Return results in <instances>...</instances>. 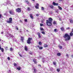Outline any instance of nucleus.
Returning <instances> with one entry per match:
<instances>
[{
    "label": "nucleus",
    "mask_w": 73,
    "mask_h": 73,
    "mask_svg": "<svg viewBox=\"0 0 73 73\" xmlns=\"http://www.w3.org/2000/svg\"><path fill=\"white\" fill-rule=\"evenodd\" d=\"M63 37L64 38L68 37L67 39L66 38L65 39V41H66L67 40H70V36L68 35V33L66 34L65 35L63 36Z\"/></svg>",
    "instance_id": "1"
},
{
    "label": "nucleus",
    "mask_w": 73,
    "mask_h": 73,
    "mask_svg": "<svg viewBox=\"0 0 73 73\" xmlns=\"http://www.w3.org/2000/svg\"><path fill=\"white\" fill-rule=\"evenodd\" d=\"M33 39L32 38H29L28 40H27V42L29 44H31V40H32Z\"/></svg>",
    "instance_id": "2"
},
{
    "label": "nucleus",
    "mask_w": 73,
    "mask_h": 73,
    "mask_svg": "<svg viewBox=\"0 0 73 73\" xmlns=\"http://www.w3.org/2000/svg\"><path fill=\"white\" fill-rule=\"evenodd\" d=\"M46 24L48 26H52V22H49L48 20H46Z\"/></svg>",
    "instance_id": "3"
},
{
    "label": "nucleus",
    "mask_w": 73,
    "mask_h": 73,
    "mask_svg": "<svg viewBox=\"0 0 73 73\" xmlns=\"http://www.w3.org/2000/svg\"><path fill=\"white\" fill-rule=\"evenodd\" d=\"M9 13L11 15H14V11L13 10H9Z\"/></svg>",
    "instance_id": "4"
},
{
    "label": "nucleus",
    "mask_w": 73,
    "mask_h": 73,
    "mask_svg": "<svg viewBox=\"0 0 73 73\" xmlns=\"http://www.w3.org/2000/svg\"><path fill=\"white\" fill-rule=\"evenodd\" d=\"M9 21H7V23H12V18H9Z\"/></svg>",
    "instance_id": "5"
},
{
    "label": "nucleus",
    "mask_w": 73,
    "mask_h": 73,
    "mask_svg": "<svg viewBox=\"0 0 73 73\" xmlns=\"http://www.w3.org/2000/svg\"><path fill=\"white\" fill-rule=\"evenodd\" d=\"M16 11L17 12H21V9L20 8H18L17 9H16Z\"/></svg>",
    "instance_id": "6"
},
{
    "label": "nucleus",
    "mask_w": 73,
    "mask_h": 73,
    "mask_svg": "<svg viewBox=\"0 0 73 73\" xmlns=\"http://www.w3.org/2000/svg\"><path fill=\"white\" fill-rule=\"evenodd\" d=\"M35 7L36 9H39V4L38 3H36Z\"/></svg>",
    "instance_id": "7"
},
{
    "label": "nucleus",
    "mask_w": 73,
    "mask_h": 73,
    "mask_svg": "<svg viewBox=\"0 0 73 73\" xmlns=\"http://www.w3.org/2000/svg\"><path fill=\"white\" fill-rule=\"evenodd\" d=\"M60 29L62 31H65V29H64V27H62L60 28Z\"/></svg>",
    "instance_id": "8"
},
{
    "label": "nucleus",
    "mask_w": 73,
    "mask_h": 73,
    "mask_svg": "<svg viewBox=\"0 0 73 73\" xmlns=\"http://www.w3.org/2000/svg\"><path fill=\"white\" fill-rule=\"evenodd\" d=\"M52 20H53V19H52V18H49L48 21H49V22H52Z\"/></svg>",
    "instance_id": "9"
},
{
    "label": "nucleus",
    "mask_w": 73,
    "mask_h": 73,
    "mask_svg": "<svg viewBox=\"0 0 73 73\" xmlns=\"http://www.w3.org/2000/svg\"><path fill=\"white\" fill-rule=\"evenodd\" d=\"M37 34L38 35V37L39 38H41V35H40V33H37Z\"/></svg>",
    "instance_id": "10"
},
{
    "label": "nucleus",
    "mask_w": 73,
    "mask_h": 73,
    "mask_svg": "<svg viewBox=\"0 0 73 73\" xmlns=\"http://www.w3.org/2000/svg\"><path fill=\"white\" fill-rule=\"evenodd\" d=\"M0 46V50H1V51L2 52H4V48H1V47Z\"/></svg>",
    "instance_id": "11"
},
{
    "label": "nucleus",
    "mask_w": 73,
    "mask_h": 73,
    "mask_svg": "<svg viewBox=\"0 0 73 73\" xmlns=\"http://www.w3.org/2000/svg\"><path fill=\"white\" fill-rule=\"evenodd\" d=\"M30 17L31 19H33V15H32V14H30Z\"/></svg>",
    "instance_id": "12"
},
{
    "label": "nucleus",
    "mask_w": 73,
    "mask_h": 73,
    "mask_svg": "<svg viewBox=\"0 0 73 73\" xmlns=\"http://www.w3.org/2000/svg\"><path fill=\"white\" fill-rule=\"evenodd\" d=\"M17 69L18 70H21V67L19 66L17 68Z\"/></svg>",
    "instance_id": "13"
},
{
    "label": "nucleus",
    "mask_w": 73,
    "mask_h": 73,
    "mask_svg": "<svg viewBox=\"0 0 73 73\" xmlns=\"http://www.w3.org/2000/svg\"><path fill=\"white\" fill-rule=\"evenodd\" d=\"M48 44H44V48H47V47H48Z\"/></svg>",
    "instance_id": "14"
},
{
    "label": "nucleus",
    "mask_w": 73,
    "mask_h": 73,
    "mask_svg": "<svg viewBox=\"0 0 73 73\" xmlns=\"http://www.w3.org/2000/svg\"><path fill=\"white\" fill-rule=\"evenodd\" d=\"M38 47L39 49H40V50L42 49L43 48L42 47H41V46L39 47V46H38Z\"/></svg>",
    "instance_id": "15"
},
{
    "label": "nucleus",
    "mask_w": 73,
    "mask_h": 73,
    "mask_svg": "<svg viewBox=\"0 0 73 73\" xmlns=\"http://www.w3.org/2000/svg\"><path fill=\"white\" fill-rule=\"evenodd\" d=\"M25 49L26 51H28V48L27 46H25Z\"/></svg>",
    "instance_id": "16"
},
{
    "label": "nucleus",
    "mask_w": 73,
    "mask_h": 73,
    "mask_svg": "<svg viewBox=\"0 0 73 73\" xmlns=\"http://www.w3.org/2000/svg\"><path fill=\"white\" fill-rule=\"evenodd\" d=\"M24 38L22 36L21 37V40L22 41V42H24Z\"/></svg>",
    "instance_id": "17"
},
{
    "label": "nucleus",
    "mask_w": 73,
    "mask_h": 73,
    "mask_svg": "<svg viewBox=\"0 0 73 73\" xmlns=\"http://www.w3.org/2000/svg\"><path fill=\"white\" fill-rule=\"evenodd\" d=\"M73 36V33H72V32H71V33H70V36Z\"/></svg>",
    "instance_id": "18"
},
{
    "label": "nucleus",
    "mask_w": 73,
    "mask_h": 73,
    "mask_svg": "<svg viewBox=\"0 0 73 73\" xmlns=\"http://www.w3.org/2000/svg\"><path fill=\"white\" fill-rule=\"evenodd\" d=\"M58 9H60V10L61 11V10H62V8H61L60 6H58Z\"/></svg>",
    "instance_id": "19"
},
{
    "label": "nucleus",
    "mask_w": 73,
    "mask_h": 73,
    "mask_svg": "<svg viewBox=\"0 0 73 73\" xmlns=\"http://www.w3.org/2000/svg\"><path fill=\"white\" fill-rule=\"evenodd\" d=\"M33 70L35 73H36V72H37V70L36 68H34L33 69Z\"/></svg>",
    "instance_id": "20"
},
{
    "label": "nucleus",
    "mask_w": 73,
    "mask_h": 73,
    "mask_svg": "<svg viewBox=\"0 0 73 73\" xmlns=\"http://www.w3.org/2000/svg\"><path fill=\"white\" fill-rule=\"evenodd\" d=\"M57 22L55 21H54L53 22V24H54V25H55V24H57Z\"/></svg>",
    "instance_id": "21"
},
{
    "label": "nucleus",
    "mask_w": 73,
    "mask_h": 73,
    "mask_svg": "<svg viewBox=\"0 0 73 73\" xmlns=\"http://www.w3.org/2000/svg\"><path fill=\"white\" fill-rule=\"evenodd\" d=\"M57 55L58 56H61V54L60 53H58Z\"/></svg>",
    "instance_id": "22"
},
{
    "label": "nucleus",
    "mask_w": 73,
    "mask_h": 73,
    "mask_svg": "<svg viewBox=\"0 0 73 73\" xmlns=\"http://www.w3.org/2000/svg\"><path fill=\"white\" fill-rule=\"evenodd\" d=\"M54 31L55 32H58V30H57V29H54Z\"/></svg>",
    "instance_id": "23"
},
{
    "label": "nucleus",
    "mask_w": 73,
    "mask_h": 73,
    "mask_svg": "<svg viewBox=\"0 0 73 73\" xmlns=\"http://www.w3.org/2000/svg\"><path fill=\"white\" fill-rule=\"evenodd\" d=\"M25 2H26V3H27V4H29V2L28 1H26Z\"/></svg>",
    "instance_id": "24"
},
{
    "label": "nucleus",
    "mask_w": 73,
    "mask_h": 73,
    "mask_svg": "<svg viewBox=\"0 0 73 73\" xmlns=\"http://www.w3.org/2000/svg\"><path fill=\"white\" fill-rule=\"evenodd\" d=\"M38 44L39 45H42V43L41 42H39Z\"/></svg>",
    "instance_id": "25"
},
{
    "label": "nucleus",
    "mask_w": 73,
    "mask_h": 73,
    "mask_svg": "<svg viewBox=\"0 0 73 73\" xmlns=\"http://www.w3.org/2000/svg\"><path fill=\"white\" fill-rule=\"evenodd\" d=\"M49 7L51 8V9H53L54 7L52 5H50Z\"/></svg>",
    "instance_id": "26"
},
{
    "label": "nucleus",
    "mask_w": 73,
    "mask_h": 73,
    "mask_svg": "<svg viewBox=\"0 0 73 73\" xmlns=\"http://www.w3.org/2000/svg\"><path fill=\"white\" fill-rule=\"evenodd\" d=\"M57 70L58 72H59L60 71V68H59V69L58 68L57 69Z\"/></svg>",
    "instance_id": "27"
},
{
    "label": "nucleus",
    "mask_w": 73,
    "mask_h": 73,
    "mask_svg": "<svg viewBox=\"0 0 73 73\" xmlns=\"http://www.w3.org/2000/svg\"><path fill=\"white\" fill-rule=\"evenodd\" d=\"M13 65L14 66H17V64H16V63H14L13 64Z\"/></svg>",
    "instance_id": "28"
},
{
    "label": "nucleus",
    "mask_w": 73,
    "mask_h": 73,
    "mask_svg": "<svg viewBox=\"0 0 73 73\" xmlns=\"http://www.w3.org/2000/svg\"><path fill=\"white\" fill-rule=\"evenodd\" d=\"M40 31H44V29H43V28L41 27L40 28Z\"/></svg>",
    "instance_id": "29"
},
{
    "label": "nucleus",
    "mask_w": 73,
    "mask_h": 73,
    "mask_svg": "<svg viewBox=\"0 0 73 73\" xmlns=\"http://www.w3.org/2000/svg\"><path fill=\"white\" fill-rule=\"evenodd\" d=\"M70 23H73V20H71L70 21Z\"/></svg>",
    "instance_id": "30"
},
{
    "label": "nucleus",
    "mask_w": 73,
    "mask_h": 73,
    "mask_svg": "<svg viewBox=\"0 0 73 73\" xmlns=\"http://www.w3.org/2000/svg\"><path fill=\"white\" fill-rule=\"evenodd\" d=\"M27 10L28 11H31V8H29V7H28L27 8Z\"/></svg>",
    "instance_id": "31"
},
{
    "label": "nucleus",
    "mask_w": 73,
    "mask_h": 73,
    "mask_svg": "<svg viewBox=\"0 0 73 73\" xmlns=\"http://www.w3.org/2000/svg\"><path fill=\"white\" fill-rule=\"evenodd\" d=\"M41 33L43 34V35H45V33L44 31H42Z\"/></svg>",
    "instance_id": "32"
},
{
    "label": "nucleus",
    "mask_w": 73,
    "mask_h": 73,
    "mask_svg": "<svg viewBox=\"0 0 73 73\" xmlns=\"http://www.w3.org/2000/svg\"><path fill=\"white\" fill-rule=\"evenodd\" d=\"M53 5H54L55 6V5L56 4V3L55 2H53L52 3Z\"/></svg>",
    "instance_id": "33"
},
{
    "label": "nucleus",
    "mask_w": 73,
    "mask_h": 73,
    "mask_svg": "<svg viewBox=\"0 0 73 73\" xmlns=\"http://www.w3.org/2000/svg\"><path fill=\"white\" fill-rule=\"evenodd\" d=\"M28 5H29V6H31V3H29V4H28Z\"/></svg>",
    "instance_id": "34"
},
{
    "label": "nucleus",
    "mask_w": 73,
    "mask_h": 73,
    "mask_svg": "<svg viewBox=\"0 0 73 73\" xmlns=\"http://www.w3.org/2000/svg\"><path fill=\"white\" fill-rule=\"evenodd\" d=\"M41 8H42L41 10H42V11H44V8L43 7H42Z\"/></svg>",
    "instance_id": "35"
},
{
    "label": "nucleus",
    "mask_w": 73,
    "mask_h": 73,
    "mask_svg": "<svg viewBox=\"0 0 73 73\" xmlns=\"http://www.w3.org/2000/svg\"><path fill=\"white\" fill-rule=\"evenodd\" d=\"M59 48L60 49H62V46H59Z\"/></svg>",
    "instance_id": "36"
},
{
    "label": "nucleus",
    "mask_w": 73,
    "mask_h": 73,
    "mask_svg": "<svg viewBox=\"0 0 73 73\" xmlns=\"http://www.w3.org/2000/svg\"><path fill=\"white\" fill-rule=\"evenodd\" d=\"M40 27H42V26H43V24H42V23H41L40 24Z\"/></svg>",
    "instance_id": "37"
},
{
    "label": "nucleus",
    "mask_w": 73,
    "mask_h": 73,
    "mask_svg": "<svg viewBox=\"0 0 73 73\" xmlns=\"http://www.w3.org/2000/svg\"><path fill=\"white\" fill-rule=\"evenodd\" d=\"M56 5H58V3H55V6Z\"/></svg>",
    "instance_id": "38"
},
{
    "label": "nucleus",
    "mask_w": 73,
    "mask_h": 73,
    "mask_svg": "<svg viewBox=\"0 0 73 73\" xmlns=\"http://www.w3.org/2000/svg\"><path fill=\"white\" fill-rule=\"evenodd\" d=\"M25 22H27L28 21V20L26 19H25Z\"/></svg>",
    "instance_id": "39"
},
{
    "label": "nucleus",
    "mask_w": 73,
    "mask_h": 73,
    "mask_svg": "<svg viewBox=\"0 0 73 73\" xmlns=\"http://www.w3.org/2000/svg\"><path fill=\"white\" fill-rule=\"evenodd\" d=\"M10 50L11 51H12V50H13V49L12 48V47L11 48H10Z\"/></svg>",
    "instance_id": "40"
},
{
    "label": "nucleus",
    "mask_w": 73,
    "mask_h": 73,
    "mask_svg": "<svg viewBox=\"0 0 73 73\" xmlns=\"http://www.w3.org/2000/svg\"><path fill=\"white\" fill-rule=\"evenodd\" d=\"M53 64L54 65H56V62H53Z\"/></svg>",
    "instance_id": "41"
},
{
    "label": "nucleus",
    "mask_w": 73,
    "mask_h": 73,
    "mask_svg": "<svg viewBox=\"0 0 73 73\" xmlns=\"http://www.w3.org/2000/svg\"><path fill=\"white\" fill-rule=\"evenodd\" d=\"M19 55L21 57H23V56H22V55L21 54H19Z\"/></svg>",
    "instance_id": "42"
},
{
    "label": "nucleus",
    "mask_w": 73,
    "mask_h": 73,
    "mask_svg": "<svg viewBox=\"0 0 73 73\" xmlns=\"http://www.w3.org/2000/svg\"><path fill=\"white\" fill-rule=\"evenodd\" d=\"M7 59H8V60H10V58L9 57H8L7 58Z\"/></svg>",
    "instance_id": "43"
},
{
    "label": "nucleus",
    "mask_w": 73,
    "mask_h": 73,
    "mask_svg": "<svg viewBox=\"0 0 73 73\" xmlns=\"http://www.w3.org/2000/svg\"><path fill=\"white\" fill-rule=\"evenodd\" d=\"M33 62H34L36 61V60L35 59H33Z\"/></svg>",
    "instance_id": "44"
},
{
    "label": "nucleus",
    "mask_w": 73,
    "mask_h": 73,
    "mask_svg": "<svg viewBox=\"0 0 73 73\" xmlns=\"http://www.w3.org/2000/svg\"><path fill=\"white\" fill-rule=\"evenodd\" d=\"M29 54H31V55H32V52H29Z\"/></svg>",
    "instance_id": "45"
},
{
    "label": "nucleus",
    "mask_w": 73,
    "mask_h": 73,
    "mask_svg": "<svg viewBox=\"0 0 73 73\" xmlns=\"http://www.w3.org/2000/svg\"><path fill=\"white\" fill-rule=\"evenodd\" d=\"M36 16H39V15L38 14H36Z\"/></svg>",
    "instance_id": "46"
},
{
    "label": "nucleus",
    "mask_w": 73,
    "mask_h": 73,
    "mask_svg": "<svg viewBox=\"0 0 73 73\" xmlns=\"http://www.w3.org/2000/svg\"><path fill=\"white\" fill-rule=\"evenodd\" d=\"M2 17V15L1 14H0V18H1V17Z\"/></svg>",
    "instance_id": "47"
},
{
    "label": "nucleus",
    "mask_w": 73,
    "mask_h": 73,
    "mask_svg": "<svg viewBox=\"0 0 73 73\" xmlns=\"http://www.w3.org/2000/svg\"><path fill=\"white\" fill-rule=\"evenodd\" d=\"M34 62V64H37V62L36 61H35V62Z\"/></svg>",
    "instance_id": "48"
},
{
    "label": "nucleus",
    "mask_w": 73,
    "mask_h": 73,
    "mask_svg": "<svg viewBox=\"0 0 73 73\" xmlns=\"http://www.w3.org/2000/svg\"><path fill=\"white\" fill-rule=\"evenodd\" d=\"M70 29V27H68L66 28V29L68 30Z\"/></svg>",
    "instance_id": "49"
},
{
    "label": "nucleus",
    "mask_w": 73,
    "mask_h": 73,
    "mask_svg": "<svg viewBox=\"0 0 73 73\" xmlns=\"http://www.w3.org/2000/svg\"><path fill=\"white\" fill-rule=\"evenodd\" d=\"M9 36H10V37H11V36H12V35L11 34H9Z\"/></svg>",
    "instance_id": "50"
},
{
    "label": "nucleus",
    "mask_w": 73,
    "mask_h": 73,
    "mask_svg": "<svg viewBox=\"0 0 73 73\" xmlns=\"http://www.w3.org/2000/svg\"><path fill=\"white\" fill-rule=\"evenodd\" d=\"M59 20L60 21H61V20H62L60 18H59Z\"/></svg>",
    "instance_id": "51"
},
{
    "label": "nucleus",
    "mask_w": 73,
    "mask_h": 73,
    "mask_svg": "<svg viewBox=\"0 0 73 73\" xmlns=\"http://www.w3.org/2000/svg\"><path fill=\"white\" fill-rule=\"evenodd\" d=\"M38 66H40V67H41V66L40 64H38Z\"/></svg>",
    "instance_id": "52"
},
{
    "label": "nucleus",
    "mask_w": 73,
    "mask_h": 73,
    "mask_svg": "<svg viewBox=\"0 0 73 73\" xmlns=\"http://www.w3.org/2000/svg\"><path fill=\"white\" fill-rule=\"evenodd\" d=\"M68 54H66V56H67V57H68Z\"/></svg>",
    "instance_id": "53"
},
{
    "label": "nucleus",
    "mask_w": 73,
    "mask_h": 73,
    "mask_svg": "<svg viewBox=\"0 0 73 73\" xmlns=\"http://www.w3.org/2000/svg\"><path fill=\"white\" fill-rule=\"evenodd\" d=\"M71 56L72 57V58H73V55H71Z\"/></svg>",
    "instance_id": "54"
},
{
    "label": "nucleus",
    "mask_w": 73,
    "mask_h": 73,
    "mask_svg": "<svg viewBox=\"0 0 73 73\" xmlns=\"http://www.w3.org/2000/svg\"><path fill=\"white\" fill-rule=\"evenodd\" d=\"M19 30V29H18L17 27V30Z\"/></svg>",
    "instance_id": "55"
},
{
    "label": "nucleus",
    "mask_w": 73,
    "mask_h": 73,
    "mask_svg": "<svg viewBox=\"0 0 73 73\" xmlns=\"http://www.w3.org/2000/svg\"><path fill=\"white\" fill-rule=\"evenodd\" d=\"M4 15H7V14L5 13V14H4Z\"/></svg>",
    "instance_id": "56"
},
{
    "label": "nucleus",
    "mask_w": 73,
    "mask_h": 73,
    "mask_svg": "<svg viewBox=\"0 0 73 73\" xmlns=\"http://www.w3.org/2000/svg\"><path fill=\"white\" fill-rule=\"evenodd\" d=\"M1 34H3V32H2L1 33Z\"/></svg>",
    "instance_id": "57"
},
{
    "label": "nucleus",
    "mask_w": 73,
    "mask_h": 73,
    "mask_svg": "<svg viewBox=\"0 0 73 73\" xmlns=\"http://www.w3.org/2000/svg\"><path fill=\"white\" fill-rule=\"evenodd\" d=\"M9 71L10 72H11V70H9Z\"/></svg>",
    "instance_id": "58"
},
{
    "label": "nucleus",
    "mask_w": 73,
    "mask_h": 73,
    "mask_svg": "<svg viewBox=\"0 0 73 73\" xmlns=\"http://www.w3.org/2000/svg\"><path fill=\"white\" fill-rule=\"evenodd\" d=\"M42 62H43L44 63V60H43V61H42Z\"/></svg>",
    "instance_id": "59"
},
{
    "label": "nucleus",
    "mask_w": 73,
    "mask_h": 73,
    "mask_svg": "<svg viewBox=\"0 0 73 73\" xmlns=\"http://www.w3.org/2000/svg\"><path fill=\"white\" fill-rule=\"evenodd\" d=\"M62 0H59V1H62Z\"/></svg>",
    "instance_id": "60"
},
{
    "label": "nucleus",
    "mask_w": 73,
    "mask_h": 73,
    "mask_svg": "<svg viewBox=\"0 0 73 73\" xmlns=\"http://www.w3.org/2000/svg\"><path fill=\"white\" fill-rule=\"evenodd\" d=\"M72 32H73V29H72Z\"/></svg>",
    "instance_id": "61"
},
{
    "label": "nucleus",
    "mask_w": 73,
    "mask_h": 73,
    "mask_svg": "<svg viewBox=\"0 0 73 73\" xmlns=\"http://www.w3.org/2000/svg\"><path fill=\"white\" fill-rule=\"evenodd\" d=\"M33 1H35V0H32Z\"/></svg>",
    "instance_id": "62"
},
{
    "label": "nucleus",
    "mask_w": 73,
    "mask_h": 73,
    "mask_svg": "<svg viewBox=\"0 0 73 73\" xmlns=\"http://www.w3.org/2000/svg\"><path fill=\"white\" fill-rule=\"evenodd\" d=\"M26 31H27V32H28V30H26Z\"/></svg>",
    "instance_id": "63"
},
{
    "label": "nucleus",
    "mask_w": 73,
    "mask_h": 73,
    "mask_svg": "<svg viewBox=\"0 0 73 73\" xmlns=\"http://www.w3.org/2000/svg\"><path fill=\"white\" fill-rule=\"evenodd\" d=\"M42 59V60H44V58H43Z\"/></svg>",
    "instance_id": "64"
}]
</instances>
